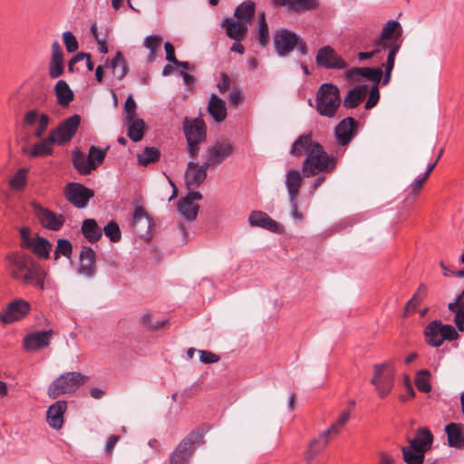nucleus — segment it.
<instances>
[{
  "mask_svg": "<svg viewBox=\"0 0 464 464\" xmlns=\"http://www.w3.org/2000/svg\"><path fill=\"white\" fill-rule=\"evenodd\" d=\"M445 320H452L456 327L443 324L441 320L430 322L424 329L426 343L431 347H440L445 341L452 342L459 338V332H464V290L448 304Z\"/></svg>",
  "mask_w": 464,
  "mask_h": 464,
  "instance_id": "obj_1",
  "label": "nucleus"
},
{
  "mask_svg": "<svg viewBox=\"0 0 464 464\" xmlns=\"http://www.w3.org/2000/svg\"><path fill=\"white\" fill-rule=\"evenodd\" d=\"M7 270L10 276L23 285L45 287L47 272L32 256L22 253H10L6 256Z\"/></svg>",
  "mask_w": 464,
  "mask_h": 464,
  "instance_id": "obj_2",
  "label": "nucleus"
},
{
  "mask_svg": "<svg viewBox=\"0 0 464 464\" xmlns=\"http://www.w3.org/2000/svg\"><path fill=\"white\" fill-rule=\"evenodd\" d=\"M401 25L397 21L390 20L382 28L381 35L375 40L374 46L382 49H389L385 66V75L382 84L386 85L391 80L392 69L394 67L395 56L400 50V44L397 42L401 35Z\"/></svg>",
  "mask_w": 464,
  "mask_h": 464,
  "instance_id": "obj_3",
  "label": "nucleus"
},
{
  "mask_svg": "<svg viewBox=\"0 0 464 464\" xmlns=\"http://www.w3.org/2000/svg\"><path fill=\"white\" fill-rule=\"evenodd\" d=\"M409 447H401L402 458L407 464H422L424 454L431 449L433 435L431 431L424 427L416 430L415 437L410 439Z\"/></svg>",
  "mask_w": 464,
  "mask_h": 464,
  "instance_id": "obj_4",
  "label": "nucleus"
},
{
  "mask_svg": "<svg viewBox=\"0 0 464 464\" xmlns=\"http://www.w3.org/2000/svg\"><path fill=\"white\" fill-rule=\"evenodd\" d=\"M350 416L351 413L349 411H343L340 417L327 430L320 432L318 437L311 440L304 451V460L306 464H313L314 458L327 446L329 436L338 434L341 428L350 420Z\"/></svg>",
  "mask_w": 464,
  "mask_h": 464,
  "instance_id": "obj_5",
  "label": "nucleus"
},
{
  "mask_svg": "<svg viewBox=\"0 0 464 464\" xmlns=\"http://www.w3.org/2000/svg\"><path fill=\"white\" fill-rule=\"evenodd\" d=\"M335 167V160L330 159L324 148L315 143L311 148L303 163V173L304 177H312L323 171H331Z\"/></svg>",
  "mask_w": 464,
  "mask_h": 464,
  "instance_id": "obj_6",
  "label": "nucleus"
},
{
  "mask_svg": "<svg viewBox=\"0 0 464 464\" xmlns=\"http://www.w3.org/2000/svg\"><path fill=\"white\" fill-rule=\"evenodd\" d=\"M395 368L392 362L373 365V376L370 382L374 386L378 396L387 397L394 386Z\"/></svg>",
  "mask_w": 464,
  "mask_h": 464,
  "instance_id": "obj_7",
  "label": "nucleus"
},
{
  "mask_svg": "<svg viewBox=\"0 0 464 464\" xmlns=\"http://www.w3.org/2000/svg\"><path fill=\"white\" fill-rule=\"evenodd\" d=\"M86 379L78 372L63 373L49 385L47 394L51 399H56L63 394L72 393L84 384Z\"/></svg>",
  "mask_w": 464,
  "mask_h": 464,
  "instance_id": "obj_8",
  "label": "nucleus"
},
{
  "mask_svg": "<svg viewBox=\"0 0 464 464\" xmlns=\"http://www.w3.org/2000/svg\"><path fill=\"white\" fill-rule=\"evenodd\" d=\"M341 103L340 92L337 86L324 83L317 92L316 110L326 117H334Z\"/></svg>",
  "mask_w": 464,
  "mask_h": 464,
  "instance_id": "obj_9",
  "label": "nucleus"
},
{
  "mask_svg": "<svg viewBox=\"0 0 464 464\" xmlns=\"http://www.w3.org/2000/svg\"><path fill=\"white\" fill-rule=\"evenodd\" d=\"M203 442L202 431H191L171 454L170 464H188L194 452V446Z\"/></svg>",
  "mask_w": 464,
  "mask_h": 464,
  "instance_id": "obj_10",
  "label": "nucleus"
},
{
  "mask_svg": "<svg viewBox=\"0 0 464 464\" xmlns=\"http://www.w3.org/2000/svg\"><path fill=\"white\" fill-rule=\"evenodd\" d=\"M234 144L229 140L217 141L209 146L204 154L206 165L209 167L220 165L234 153Z\"/></svg>",
  "mask_w": 464,
  "mask_h": 464,
  "instance_id": "obj_11",
  "label": "nucleus"
},
{
  "mask_svg": "<svg viewBox=\"0 0 464 464\" xmlns=\"http://www.w3.org/2000/svg\"><path fill=\"white\" fill-rule=\"evenodd\" d=\"M80 123L81 117L78 114H74L61 122L59 126L53 129L49 135L53 139L56 144L63 145L73 138Z\"/></svg>",
  "mask_w": 464,
  "mask_h": 464,
  "instance_id": "obj_12",
  "label": "nucleus"
},
{
  "mask_svg": "<svg viewBox=\"0 0 464 464\" xmlns=\"http://www.w3.org/2000/svg\"><path fill=\"white\" fill-rule=\"evenodd\" d=\"M31 206L34 215L44 227L52 231H58L63 226L65 218L62 214L53 212L35 201H33Z\"/></svg>",
  "mask_w": 464,
  "mask_h": 464,
  "instance_id": "obj_13",
  "label": "nucleus"
},
{
  "mask_svg": "<svg viewBox=\"0 0 464 464\" xmlns=\"http://www.w3.org/2000/svg\"><path fill=\"white\" fill-rule=\"evenodd\" d=\"M316 64L324 69H345L348 63L330 45L321 47L315 57Z\"/></svg>",
  "mask_w": 464,
  "mask_h": 464,
  "instance_id": "obj_14",
  "label": "nucleus"
},
{
  "mask_svg": "<svg viewBox=\"0 0 464 464\" xmlns=\"http://www.w3.org/2000/svg\"><path fill=\"white\" fill-rule=\"evenodd\" d=\"M30 310L31 305L27 301L22 298L14 299L7 304L4 312L0 313V321L5 324H12L23 319Z\"/></svg>",
  "mask_w": 464,
  "mask_h": 464,
  "instance_id": "obj_15",
  "label": "nucleus"
},
{
  "mask_svg": "<svg viewBox=\"0 0 464 464\" xmlns=\"http://www.w3.org/2000/svg\"><path fill=\"white\" fill-rule=\"evenodd\" d=\"M298 44V35L287 29H279L274 34V45L279 56H285Z\"/></svg>",
  "mask_w": 464,
  "mask_h": 464,
  "instance_id": "obj_16",
  "label": "nucleus"
},
{
  "mask_svg": "<svg viewBox=\"0 0 464 464\" xmlns=\"http://www.w3.org/2000/svg\"><path fill=\"white\" fill-rule=\"evenodd\" d=\"M202 199V194L198 191H188L186 197L182 198L178 204V210L180 216L188 220H194L198 213L199 206L195 203Z\"/></svg>",
  "mask_w": 464,
  "mask_h": 464,
  "instance_id": "obj_17",
  "label": "nucleus"
},
{
  "mask_svg": "<svg viewBox=\"0 0 464 464\" xmlns=\"http://www.w3.org/2000/svg\"><path fill=\"white\" fill-rule=\"evenodd\" d=\"M66 198L75 207L81 208L93 197V191L79 183L68 184L65 188Z\"/></svg>",
  "mask_w": 464,
  "mask_h": 464,
  "instance_id": "obj_18",
  "label": "nucleus"
},
{
  "mask_svg": "<svg viewBox=\"0 0 464 464\" xmlns=\"http://www.w3.org/2000/svg\"><path fill=\"white\" fill-rule=\"evenodd\" d=\"M209 166L198 165L194 161L188 163L187 170L185 173V184L188 191H195L194 188L199 187L207 178V169Z\"/></svg>",
  "mask_w": 464,
  "mask_h": 464,
  "instance_id": "obj_19",
  "label": "nucleus"
},
{
  "mask_svg": "<svg viewBox=\"0 0 464 464\" xmlns=\"http://www.w3.org/2000/svg\"><path fill=\"white\" fill-rule=\"evenodd\" d=\"M53 335V330L40 331L27 334L24 338V348L31 353L45 348L50 344Z\"/></svg>",
  "mask_w": 464,
  "mask_h": 464,
  "instance_id": "obj_20",
  "label": "nucleus"
},
{
  "mask_svg": "<svg viewBox=\"0 0 464 464\" xmlns=\"http://www.w3.org/2000/svg\"><path fill=\"white\" fill-rule=\"evenodd\" d=\"M67 409L65 401H57L49 406L46 411V421L53 430H59L63 426V415Z\"/></svg>",
  "mask_w": 464,
  "mask_h": 464,
  "instance_id": "obj_21",
  "label": "nucleus"
},
{
  "mask_svg": "<svg viewBox=\"0 0 464 464\" xmlns=\"http://www.w3.org/2000/svg\"><path fill=\"white\" fill-rule=\"evenodd\" d=\"M251 227H259L271 232L281 233L283 227L263 211H252L248 217Z\"/></svg>",
  "mask_w": 464,
  "mask_h": 464,
  "instance_id": "obj_22",
  "label": "nucleus"
},
{
  "mask_svg": "<svg viewBox=\"0 0 464 464\" xmlns=\"http://www.w3.org/2000/svg\"><path fill=\"white\" fill-rule=\"evenodd\" d=\"M355 121L352 117H347L340 121L334 130L336 141L339 145H347L355 135Z\"/></svg>",
  "mask_w": 464,
  "mask_h": 464,
  "instance_id": "obj_23",
  "label": "nucleus"
},
{
  "mask_svg": "<svg viewBox=\"0 0 464 464\" xmlns=\"http://www.w3.org/2000/svg\"><path fill=\"white\" fill-rule=\"evenodd\" d=\"M184 131L187 142H203L206 139L205 124L200 119H195L192 121L186 120L184 122Z\"/></svg>",
  "mask_w": 464,
  "mask_h": 464,
  "instance_id": "obj_24",
  "label": "nucleus"
},
{
  "mask_svg": "<svg viewBox=\"0 0 464 464\" xmlns=\"http://www.w3.org/2000/svg\"><path fill=\"white\" fill-rule=\"evenodd\" d=\"M95 252L90 246H82L80 253L78 273L86 277H92L95 274Z\"/></svg>",
  "mask_w": 464,
  "mask_h": 464,
  "instance_id": "obj_25",
  "label": "nucleus"
},
{
  "mask_svg": "<svg viewBox=\"0 0 464 464\" xmlns=\"http://www.w3.org/2000/svg\"><path fill=\"white\" fill-rule=\"evenodd\" d=\"M348 79H358L359 77L366 78L372 82V85H379L382 78V67H362L353 68L346 72Z\"/></svg>",
  "mask_w": 464,
  "mask_h": 464,
  "instance_id": "obj_26",
  "label": "nucleus"
},
{
  "mask_svg": "<svg viewBox=\"0 0 464 464\" xmlns=\"http://www.w3.org/2000/svg\"><path fill=\"white\" fill-rule=\"evenodd\" d=\"M222 26L226 29L227 36L235 41H241L248 28L247 24L233 18L224 19Z\"/></svg>",
  "mask_w": 464,
  "mask_h": 464,
  "instance_id": "obj_27",
  "label": "nucleus"
},
{
  "mask_svg": "<svg viewBox=\"0 0 464 464\" xmlns=\"http://www.w3.org/2000/svg\"><path fill=\"white\" fill-rule=\"evenodd\" d=\"M131 226L140 235L149 232L151 220L143 207H136L132 215Z\"/></svg>",
  "mask_w": 464,
  "mask_h": 464,
  "instance_id": "obj_28",
  "label": "nucleus"
},
{
  "mask_svg": "<svg viewBox=\"0 0 464 464\" xmlns=\"http://www.w3.org/2000/svg\"><path fill=\"white\" fill-rule=\"evenodd\" d=\"M448 445L451 448L461 449L464 447V434L462 425L459 423H449L445 426Z\"/></svg>",
  "mask_w": 464,
  "mask_h": 464,
  "instance_id": "obj_29",
  "label": "nucleus"
},
{
  "mask_svg": "<svg viewBox=\"0 0 464 464\" xmlns=\"http://www.w3.org/2000/svg\"><path fill=\"white\" fill-rule=\"evenodd\" d=\"M52 246V244L46 238L34 235V239L28 242L25 248L31 250L39 258L47 259L50 256Z\"/></svg>",
  "mask_w": 464,
  "mask_h": 464,
  "instance_id": "obj_30",
  "label": "nucleus"
},
{
  "mask_svg": "<svg viewBox=\"0 0 464 464\" xmlns=\"http://www.w3.org/2000/svg\"><path fill=\"white\" fill-rule=\"evenodd\" d=\"M56 144L53 139L49 135L47 138L35 143L32 148L23 149L24 153H26L30 157H44L52 155L53 152V145Z\"/></svg>",
  "mask_w": 464,
  "mask_h": 464,
  "instance_id": "obj_31",
  "label": "nucleus"
},
{
  "mask_svg": "<svg viewBox=\"0 0 464 464\" xmlns=\"http://www.w3.org/2000/svg\"><path fill=\"white\" fill-rule=\"evenodd\" d=\"M208 111L217 122L223 121L227 117L225 101L219 98L217 94L212 93L208 102Z\"/></svg>",
  "mask_w": 464,
  "mask_h": 464,
  "instance_id": "obj_32",
  "label": "nucleus"
},
{
  "mask_svg": "<svg viewBox=\"0 0 464 464\" xmlns=\"http://www.w3.org/2000/svg\"><path fill=\"white\" fill-rule=\"evenodd\" d=\"M285 184L289 198H297L302 185V176L296 169H289L285 174Z\"/></svg>",
  "mask_w": 464,
  "mask_h": 464,
  "instance_id": "obj_33",
  "label": "nucleus"
},
{
  "mask_svg": "<svg viewBox=\"0 0 464 464\" xmlns=\"http://www.w3.org/2000/svg\"><path fill=\"white\" fill-rule=\"evenodd\" d=\"M316 142H313L312 134H303L299 136L292 145L290 153L295 157H301L304 153L308 155L309 150Z\"/></svg>",
  "mask_w": 464,
  "mask_h": 464,
  "instance_id": "obj_34",
  "label": "nucleus"
},
{
  "mask_svg": "<svg viewBox=\"0 0 464 464\" xmlns=\"http://www.w3.org/2000/svg\"><path fill=\"white\" fill-rule=\"evenodd\" d=\"M368 87L366 85H358L350 90L343 99V105L346 108L356 107L366 96Z\"/></svg>",
  "mask_w": 464,
  "mask_h": 464,
  "instance_id": "obj_35",
  "label": "nucleus"
},
{
  "mask_svg": "<svg viewBox=\"0 0 464 464\" xmlns=\"http://www.w3.org/2000/svg\"><path fill=\"white\" fill-rule=\"evenodd\" d=\"M72 163L75 169L81 174H90L93 169H96L95 162H91L89 157L76 150L72 153Z\"/></svg>",
  "mask_w": 464,
  "mask_h": 464,
  "instance_id": "obj_36",
  "label": "nucleus"
},
{
  "mask_svg": "<svg viewBox=\"0 0 464 464\" xmlns=\"http://www.w3.org/2000/svg\"><path fill=\"white\" fill-rule=\"evenodd\" d=\"M55 95L57 102L62 107H67L73 100V92L70 89L66 82L60 80L55 84Z\"/></svg>",
  "mask_w": 464,
  "mask_h": 464,
  "instance_id": "obj_37",
  "label": "nucleus"
},
{
  "mask_svg": "<svg viewBox=\"0 0 464 464\" xmlns=\"http://www.w3.org/2000/svg\"><path fill=\"white\" fill-rule=\"evenodd\" d=\"M256 5L253 1H246L239 5L235 10V17L246 24H251L255 14Z\"/></svg>",
  "mask_w": 464,
  "mask_h": 464,
  "instance_id": "obj_38",
  "label": "nucleus"
},
{
  "mask_svg": "<svg viewBox=\"0 0 464 464\" xmlns=\"http://www.w3.org/2000/svg\"><path fill=\"white\" fill-rule=\"evenodd\" d=\"M128 124V136L134 141L138 142L142 140L144 136L145 123L141 119L133 118L131 120H125Z\"/></svg>",
  "mask_w": 464,
  "mask_h": 464,
  "instance_id": "obj_39",
  "label": "nucleus"
},
{
  "mask_svg": "<svg viewBox=\"0 0 464 464\" xmlns=\"http://www.w3.org/2000/svg\"><path fill=\"white\" fill-rule=\"evenodd\" d=\"M107 66L112 70L115 79L122 80L127 74V65L121 53L118 52L111 62L107 61Z\"/></svg>",
  "mask_w": 464,
  "mask_h": 464,
  "instance_id": "obj_40",
  "label": "nucleus"
},
{
  "mask_svg": "<svg viewBox=\"0 0 464 464\" xmlns=\"http://www.w3.org/2000/svg\"><path fill=\"white\" fill-rule=\"evenodd\" d=\"M82 232L90 242H95L102 237V230L92 218L85 219L82 226Z\"/></svg>",
  "mask_w": 464,
  "mask_h": 464,
  "instance_id": "obj_41",
  "label": "nucleus"
},
{
  "mask_svg": "<svg viewBox=\"0 0 464 464\" xmlns=\"http://www.w3.org/2000/svg\"><path fill=\"white\" fill-rule=\"evenodd\" d=\"M415 385L421 392H430L431 391L430 385V372L428 370H420L416 372Z\"/></svg>",
  "mask_w": 464,
  "mask_h": 464,
  "instance_id": "obj_42",
  "label": "nucleus"
},
{
  "mask_svg": "<svg viewBox=\"0 0 464 464\" xmlns=\"http://www.w3.org/2000/svg\"><path fill=\"white\" fill-rule=\"evenodd\" d=\"M269 40L268 25L266 21L264 12L258 14V42L260 45L265 46Z\"/></svg>",
  "mask_w": 464,
  "mask_h": 464,
  "instance_id": "obj_43",
  "label": "nucleus"
},
{
  "mask_svg": "<svg viewBox=\"0 0 464 464\" xmlns=\"http://www.w3.org/2000/svg\"><path fill=\"white\" fill-rule=\"evenodd\" d=\"M160 157V151L153 147H146L144 150L138 155V161L141 165H148L156 161Z\"/></svg>",
  "mask_w": 464,
  "mask_h": 464,
  "instance_id": "obj_44",
  "label": "nucleus"
},
{
  "mask_svg": "<svg viewBox=\"0 0 464 464\" xmlns=\"http://www.w3.org/2000/svg\"><path fill=\"white\" fill-rule=\"evenodd\" d=\"M72 252V243L68 239H58L54 251V259L57 260L60 256L70 258Z\"/></svg>",
  "mask_w": 464,
  "mask_h": 464,
  "instance_id": "obj_45",
  "label": "nucleus"
},
{
  "mask_svg": "<svg viewBox=\"0 0 464 464\" xmlns=\"http://www.w3.org/2000/svg\"><path fill=\"white\" fill-rule=\"evenodd\" d=\"M26 169H20L10 179L9 185L13 189L20 190L23 189L26 184Z\"/></svg>",
  "mask_w": 464,
  "mask_h": 464,
  "instance_id": "obj_46",
  "label": "nucleus"
},
{
  "mask_svg": "<svg viewBox=\"0 0 464 464\" xmlns=\"http://www.w3.org/2000/svg\"><path fill=\"white\" fill-rule=\"evenodd\" d=\"M316 5L315 0H289L288 8L294 12L308 10L314 8Z\"/></svg>",
  "mask_w": 464,
  "mask_h": 464,
  "instance_id": "obj_47",
  "label": "nucleus"
},
{
  "mask_svg": "<svg viewBox=\"0 0 464 464\" xmlns=\"http://www.w3.org/2000/svg\"><path fill=\"white\" fill-rule=\"evenodd\" d=\"M104 234L111 242H118L121 234L118 224L115 221H110L103 228Z\"/></svg>",
  "mask_w": 464,
  "mask_h": 464,
  "instance_id": "obj_48",
  "label": "nucleus"
},
{
  "mask_svg": "<svg viewBox=\"0 0 464 464\" xmlns=\"http://www.w3.org/2000/svg\"><path fill=\"white\" fill-rule=\"evenodd\" d=\"M50 122V117L47 114L42 113L39 121L36 122V127L34 130V136L38 139H41L45 133L47 127Z\"/></svg>",
  "mask_w": 464,
  "mask_h": 464,
  "instance_id": "obj_49",
  "label": "nucleus"
},
{
  "mask_svg": "<svg viewBox=\"0 0 464 464\" xmlns=\"http://www.w3.org/2000/svg\"><path fill=\"white\" fill-rule=\"evenodd\" d=\"M63 40L68 53L77 51L79 45L75 36L69 31L63 34Z\"/></svg>",
  "mask_w": 464,
  "mask_h": 464,
  "instance_id": "obj_50",
  "label": "nucleus"
},
{
  "mask_svg": "<svg viewBox=\"0 0 464 464\" xmlns=\"http://www.w3.org/2000/svg\"><path fill=\"white\" fill-rule=\"evenodd\" d=\"M105 156H106L105 150L98 149L95 146H92L90 148L88 157H89V160L91 162H95L96 167L98 165H100L104 160Z\"/></svg>",
  "mask_w": 464,
  "mask_h": 464,
  "instance_id": "obj_51",
  "label": "nucleus"
},
{
  "mask_svg": "<svg viewBox=\"0 0 464 464\" xmlns=\"http://www.w3.org/2000/svg\"><path fill=\"white\" fill-rule=\"evenodd\" d=\"M63 72V60H51L50 63V76L53 79L58 78Z\"/></svg>",
  "mask_w": 464,
  "mask_h": 464,
  "instance_id": "obj_52",
  "label": "nucleus"
},
{
  "mask_svg": "<svg viewBox=\"0 0 464 464\" xmlns=\"http://www.w3.org/2000/svg\"><path fill=\"white\" fill-rule=\"evenodd\" d=\"M378 86L379 85H372V88L370 91V95L365 103V109H367V110L372 109L377 104L379 98H380Z\"/></svg>",
  "mask_w": 464,
  "mask_h": 464,
  "instance_id": "obj_53",
  "label": "nucleus"
},
{
  "mask_svg": "<svg viewBox=\"0 0 464 464\" xmlns=\"http://www.w3.org/2000/svg\"><path fill=\"white\" fill-rule=\"evenodd\" d=\"M135 111L136 102L131 96H129L124 104L125 120H131L135 118Z\"/></svg>",
  "mask_w": 464,
  "mask_h": 464,
  "instance_id": "obj_54",
  "label": "nucleus"
},
{
  "mask_svg": "<svg viewBox=\"0 0 464 464\" xmlns=\"http://www.w3.org/2000/svg\"><path fill=\"white\" fill-rule=\"evenodd\" d=\"M198 353H199V360L203 363H215L219 361V356L208 351L204 350H198Z\"/></svg>",
  "mask_w": 464,
  "mask_h": 464,
  "instance_id": "obj_55",
  "label": "nucleus"
},
{
  "mask_svg": "<svg viewBox=\"0 0 464 464\" xmlns=\"http://www.w3.org/2000/svg\"><path fill=\"white\" fill-rule=\"evenodd\" d=\"M42 113L37 110H30L24 114V122L28 126H34L39 121Z\"/></svg>",
  "mask_w": 464,
  "mask_h": 464,
  "instance_id": "obj_56",
  "label": "nucleus"
},
{
  "mask_svg": "<svg viewBox=\"0 0 464 464\" xmlns=\"http://www.w3.org/2000/svg\"><path fill=\"white\" fill-rule=\"evenodd\" d=\"M160 38L158 35H149L145 38L144 44L151 52V54L155 53L160 45Z\"/></svg>",
  "mask_w": 464,
  "mask_h": 464,
  "instance_id": "obj_57",
  "label": "nucleus"
},
{
  "mask_svg": "<svg viewBox=\"0 0 464 464\" xmlns=\"http://www.w3.org/2000/svg\"><path fill=\"white\" fill-rule=\"evenodd\" d=\"M403 384L407 391V395H401L400 397L401 401H406L408 398H414L415 397V392L411 382V378L409 375H405L403 378Z\"/></svg>",
  "mask_w": 464,
  "mask_h": 464,
  "instance_id": "obj_58",
  "label": "nucleus"
},
{
  "mask_svg": "<svg viewBox=\"0 0 464 464\" xmlns=\"http://www.w3.org/2000/svg\"><path fill=\"white\" fill-rule=\"evenodd\" d=\"M426 180L427 178H425L424 176H420L416 178L410 186L411 194H412L413 196H417Z\"/></svg>",
  "mask_w": 464,
  "mask_h": 464,
  "instance_id": "obj_59",
  "label": "nucleus"
},
{
  "mask_svg": "<svg viewBox=\"0 0 464 464\" xmlns=\"http://www.w3.org/2000/svg\"><path fill=\"white\" fill-rule=\"evenodd\" d=\"M289 200L293 218L297 221H301L303 219V215L301 212L298 211L297 198H289Z\"/></svg>",
  "mask_w": 464,
  "mask_h": 464,
  "instance_id": "obj_60",
  "label": "nucleus"
},
{
  "mask_svg": "<svg viewBox=\"0 0 464 464\" xmlns=\"http://www.w3.org/2000/svg\"><path fill=\"white\" fill-rule=\"evenodd\" d=\"M120 440V436L119 435H111L106 444H105V448H104V450H105V453L108 455V456H111L112 451H113V449L115 447V445L118 443V441Z\"/></svg>",
  "mask_w": 464,
  "mask_h": 464,
  "instance_id": "obj_61",
  "label": "nucleus"
},
{
  "mask_svg": "<svg viewBox=\"0 0 464 464\" xmlns=\"http://www.w3.org/2000/svg\"><path fill=\"white\" fill-rule=\"evenodd\" d=\"M242 101V92L238 89H234L228 95V102L231 105L237 106Z\"/></svg>",
  "mask_w": 464,
  "mask_h": 464,
  "instance_id": "obj_62",
  "label": "nucleus"
},
{
  "mask_svg": "<svg viewBox=\"0 0 464 464\" xmlns=\"http://www.w3.org/2000/svg\"><path fill=\"white\" fill-rule=\"evenodd\" d=\"M164 47L166 51V60L171 63H178V60L175 56L174 46L169 42H167Z\"/></svg>",
  "mask_w": 464,
  "mask_h": 464,
  "instance_id": "obj_63",
  "label": "nucleus"
},
{
  "mask_svg": "<svg viewBox=\"0 0 464 464\" xmlns=\"http://www.w3.org/2000/svg\"><path fill=\"white\" fill-rule=\"evenodd\" d=\"M21 234V246L25 248L28 246V242L34 239V236L30 235V229L28 227H22L20 229Z\"/></svg>",
  "mask_w": 464,
  "mask_h": 464,
  "instance_id": "obj_64",
  "label": "nucleus"
}]
</instances>
